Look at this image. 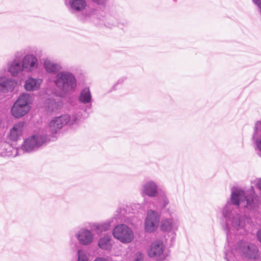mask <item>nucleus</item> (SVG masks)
Masks as SVG:
<instances>
[{"label":"nucleus","instance_id":"4be33fe9","mask_svg":"<svg viewBox=\"0 0 261 261\" xmlns=\"http://www.w3.org/2000/svg\"><path fill=\"white\" fill-rule=\"evenodd\" d=\"M17 149L10 144L4 142L0 144V154L4 156H15L16 155Z\"/></svg>","mask_w":261,"mask_h":261},{"label":"nucleus","instance_id":"39448f33","mask_svg":"<svg viewBox=\"0 0 261 261\" xmlns=\"http://www.w3.org/2000/svg\"><path fill=\"white\" fill-rule=\"evenodd\" d=\"M49 141L48 136L42 130L28 137L24 140L21 145V149L25 152H30Z\"/></svg>","mask_w":261,"mask_h":261},{"label":"nucleus","instance_id":"b1692460","mask_svg":"<svg viewBox=\"0 0 261 261\" xmlns=\"http://www.w3.org/2000/svg\"><path fill=\"white\" fill-rule=\"evenodd\" d=\"M44 107L49 111H54L57 109V105L56 101L51 98L46 97Z\"/></svg>","mask_w":261,"mask_h":261},{"label":"nucleus","instance_id":"6ab92c4d","mask_svg":"<svg viewBox=\"0 0 261 261\" xmlns=\"http://www.w3.org/2000/svg\"><path fill=\"white\" fill-rule=\"evenodd\" d=\"M42 82V79L40 78L29 76L24 82V88L27 91H37L40 89Z\"/></svg>","mask_w":261,"mask_h":261},{"label":"nucleus","instance_id":"393cba45","mask_svg":"<svg viewBox=\"0 0 261 261\" xmlns=\"http://www.w3.org/2000/svg\"><path fill=\"white\" fill-rule=\"evenodd\" d=\"M76 261H89L87 251L85 249H79L76 253Z\"/></svg>","mask_w":261,"mask_h":261},{"label":"nucleus","instance_id":"f8f14e48","mask_svg":"<svg viewBox=\"0 0 261 261\" xmlns=\"http://www.w3.org/2000/svg\"><path fill=\"white\" fill-rule=\"evenodd\" d=\"M7 69L13 77H17L25 72L22 60L19 59L18 54H16L14 59L8 63Z\"/></svg>","mask_w":261,"mask_h":261},{"label":"nucleus","instance_id":"9b49d317","mask_svg":"<svg viewBox=\"0 0 261 261\" xmlns=\"http://www.w3.org/2000/svg\"><path fill=\"white\" fill-rule=\"evenodd\" d=\"M21 60L26 72L32 73L39 67V60L33 54H27L22 58Z\"/></svg>","mask_w":261,"mask_h":261},{"label":"nucleus","instance_id":"a211bd4d","mask_svg":"<svg viewBox=\"0 0 261 261\" xmlns=\"http://www.w3.org/2000/svg\"><path fill=\"white\" fill-rule=\"evenodd\" d=\"M16 82L11 77L5 76L0 77V91L7 92L14 90Z\"/></svg>","mask_w":261,"mask_h":261},{"label":"nucleus","instance_id":"f03ea898","mask_svg":"<svg viewBox=\"0 0 261 261\" xmlns=\"http://www.w3.org/2000/svg\"><path fill=\"white\" fill-rule=\"evenodd\" d=\"M79 120L80 115L77 113H73L71 115L64 114L55 117L48 123V131L51 134H57L65 125H73L77 124Z\"/></svg>","mask_w":261,"mask_h":261},{"label":"nucleus","instance_id":"f3484780","mask_svg":"<svg viewBox=\"0 0 261 261\" xmlns=\"http://www.w3.org/2000/svg\"><path fill=\"white\" fill-rule=\"evenodd\" d=\"M24 124L23 122H19L14 124L10 128L7 135L8 139L13 142H16L20 140L23 135Z\"/></svg>","mask_w":261,"mask_h":261},{"label":"nucleus","instance_id":"bb28decb","mask_svg":"<svg viewBox=\"0 0 261 261\" xmlns=\"http://www.w3.org/2000/svg\"><path fill=\"white\" fill-rule=\"evenodd\" d=\"M159 203L163 208L166 207L169 203V200L166 195L163 193L159 199Z\"/></svg>","mask_w":261,"mask_h":261},{"label":"nucleus","instance_id":"2eb2a0df","mask_svg":"<svg viewBox=\"0 0 261 261\" xmlns=\"http://www.w3.org/2000/svg\"><path fill=\"white\" fill-rule=\"evenodd\" d=\"M75 237L79 243L83 246H88L94 240V234L86 228H82L77 230L75 233Z\"/></svg>","mask_w":261,"mask_h":261},{"label":"nucleus","instance_id":"423d86ee","mask_svg":"<svg viewBox=\"0 0 261 261\" xmlns=\"http://www.w3.org/2000/svg\"><path fill=\"white\" fill-rule=\"evenodd\" d=\"M32 101L29 94H21L11 108L12 115L15 118H20L27 114L31 109Z\"/></svg>","mask_w":261,"mask_h":261},{"label":"nucleus","instance_id":"cd10ccee","mask_svg":"<svg viewBox=\"0 0 261 261\" xmlns=\"http://www.w3.org/2000/svg\"><path fill=\"white\" fill-rule=\"evenodd\" d=\"M133 261H143L142 254L140 252H137L135 255Z\"/></svg>","mask_w":261,"mask_h":261},{"label":"nucleus","instance_id":"4468645a","mask_svg":"<svg viewBox=\"0 0 261 261\" xmlns=\"http://www.w3.org/2000/svg\"><path fill=\"white\" fill-rule=\"evenodd\" d=\"M141 193L143 196L155 197L159 194V186L152 180L145 181L141 186Z\"/></svg>","mask_w":261,"mask_h":261},{"label":"nucleus","instance_id":"9d476101","mask_svg":"<svg viewBox=\"0 0 261 261\" xmlns=\"http://www.w3.org/2000/svg\"><path fill=\"white\" fill-rule=\"evenodd\" d=\"M165 249V246L163 242L160 240H156L150 245L148 249V255L156 260H164L167 256Z\"/></svg>","mask_w":261,"mask_h":261},{"label":"nucleus","instance_id":"412c9836","mask_svg":"<svg viewBox=\"0 0 261 261\" xmlns=\"http://www.w3.org/2000/svg\"><path fill=\"white\" fill-rule=\"evenodd\" d=\"M111 236L108 233L104 234L98 241V246L102 250L110 251L113 246Z\"/></svg>","mask_w":261,"mask_h":261},{"label":"nucleus","instance_id":"f257e3e1","mask_svg":"<svg viewBox=\"0 0 261 261\" xmlns=\"http://www.w3.org/2000/svg\"><path fill=\"white\" fill-rule=\"evenodd\" d=\"M56 86L64 93L74 90L77 86L76 79L74 74L67 70L61 71L54 77Z\"/></svg>","mask_w":261,"mask_h":261},{"label":"nucleus","instance_id":"ddd939ff","mask_svg":"<svg viewBox=\"0 0 261 261\" xmlns=\"http://www.w3.org/2000/svg\"><path fill=\"white\" fill-rule=\"evenodd\" d=\"M121 212V209L119 208L116 211L114 216L107 221L97 224H95L93 225L94 230L97 233L106 231L111 227L112 223H116L121 219V217L120 214Z\"/></svg>","mask_w":261,"mask_h":261},{"label":"nucleus","instance_id":"5701e85b","mask_svg":"<svg viewBox=\"0 0 261 261\" xmlns=\"http://www.w3.org/2000/svg\"><path fill=\"white\" fill-rule=\"evenodd\" d=\"M79 101L83 104H88L92 101V95L89 88L85 87L80 92Z\"/></svg>","mask_w":261,"mask_h":261},{"label":"nucleus","instance_id":"0eeeda50","mask_svg":"<svg viewBox=\"0 0 261 261\" xmlns=\"http://www.w3.org/2000/svg\"><path fill=\"white\" fill-rule=\"evenodd\" d=\"M113 237L123 244L131 243L134 238V234L131 228L124 224L117 225L112 230Z\"/></svg>","mask_w":261,"mask_h":261},{"label":"nucleus","instance_id":"473e14b6","mask_svg":"<svg viewBox=\"0 0 261 261\" xmlns=\"http://www.w3.org/2000/svg\"><path fill=\"white\" fill-rule=\"evenodd\" d=\"M256 185H257V188L260 190H261V178L259 179H257V182H256Z\"/></svg>","mask_w":261,"mask_h":261},{"label":"nucleus","instance_id":"7c9ffc66","mask_svg":"<svg viewBox=\"0 0 261 261\" xmlns=\"http://www.w3.org/2000/svg\"><path fill=\"white\" fill-rule=\"evenodd\" d=\"M93 261H109V260L103 257H97Z\"/></svg>","mask_w":261,"mask_h":261},{"label":"nucleus","instance_id":"1a4fd4ad","mask_svg":"<svg viewBox=\"0 0 261 261\" xmlns=\"http://www.w3.org/2000/svg\"><path fill=\"white\" fill-rule=\"evenodd\" d=\"M160 216L159 213L152 210L147 211L144 221V229L147 232L155 231L159 226Z\"/></svg>","mask_w":261,"mask_h":261},{"label":"nucleus","instance_id":"a878e982","mask_svg":"<svg viewBox=\"0 0 261 261\" xmlns=\"http://www.w3.org/2000/svg\"><path fill=\"white\" fill-rule=\"evenodd\" d=\"M119 19L117 18L109 16L106 18L105 24L109 28H112L118 24Z\"/></svg>","mask_w":261,"mask_h":261},{"label":"nucleus","instance_id":"dca6fc26","mask_svg":"<svg viewBox=\"0 0 261 261\" xmlns=\"http://www.w3.org/2000/svg\"><path fill=\"white\" fill-rule=\"evenodd\" d=\"M252 141L257 154L261 158V119L255 122L252 135Z\"/></svg>","mask_w":261,"mask_h":261},{"label":"nucleus","instance_id":"20e7f679","mask_svg":"<svg viewBox=\"0 0 261 261\" xmlns=\"http://www.w3.org/2000/svg\"><path fill=\"white\" fill-rule=\"evenodd\" d=\"M49 141L48 136L42 130L28 137L24 140L21 145V149L25 152H30Z\"/></svg>","mask_w":261,"mask_h":261},{"label":"nucleus","instance_id":"6e6552de","mask_svg":"<svg viewBox=\"0 0 261 261\" xmlns=\"http://www.w3.org/2000/svg\"><path fill=\"white\" fill-rule=\"evenodd\" d=\"M170 214V217H165L161 220L160 224L161 230L168 234L175 236L178 229L180 221L178 218Z\"/></svg>","mask_w":261,"mask_h":261},{"label":"nucleus","instance_id":"c85d7f7f","mask_svg":"<svg viewBox=\"0 0 261 261\" xmlns=\"http://www.w3.org/2000/svg\"><path fill=\"white\" fill-rule=\"evenodd\" d=\"M94 3L99 5H105L108 0H91Z\"/></svg>","mask_w":261,"mask_h":261},{"label":"nucleus","instance_id":"aec40b11","mask_svg":"<svg viewBox=\"0 0 261 261\" xmlns=\"http://www.w3.org/2000/svg\"><path fill=\"white\" fill-rule=\"evenodd\" d=\"M43 67L47 73L54 74L61 71L62 67L60 64L48 58L43 59Z\"/></svg>","mask_w":261,"mask_h":261},{"label":"nucleus","instance_id":"7ed1b4c3","mask_svg":"<svg viewBox=\"0 0 261 261\" xmlns=\"http://www.w3.org/2000/svg\"><path fill=\"white\" fill-rule=\"evenodd\" d=\"M67 7L69 11L72 14L81 13L82 19L96 17V11L93 9L88 8L86 0H69Z\"/></svg>","mask_w":261,"mask_h":261},{"label":"nucleus","instance_id":"c756f323","mask_svg":"<svg viewBox=\"0 0 261 261\" xmlns=\"http://www.w3.org/2000/svg\"><path fill=\"white\" fill-rule=\"evenodd\" d=\"M256 237L258 241L261 244V229L258 230L256 232Z\"/></svg>","mask_w":261,"mask_h":261},{"label":"nucleus","instance_id":"2f4dec72","mask_svg":"<svg viewBox=\"0 0 261 261\" xmlns=\"http://www.w3.org/2000/svg\"><path fill=\"white\" fill-rule=\"evenodd\" d=\"M253 1L258 7L261 12V0H253Z\"/></svg>","mask_w":261,"mask_h":261},{"label":"nucleus","instance_id":"72a5a7b5","mask_svg":"<svg viewBox=\"0 0 261 261\" xmlns=\"http://www.w3.org/2000/svg\"><path fill=\"white\" fill-rule=\"evenodd\" d=\"M124 221L132 226L135 224V220L130 221V220H124Z\"/></svg>","mask_w":261,"mask_h":261}]
</instances>
